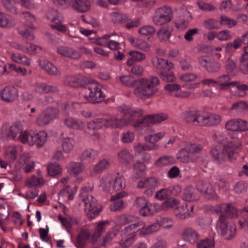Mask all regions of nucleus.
I'll return each mask as SVG.
<instances>
[{"instance_id": "1", "label": "nucleus", "mask_w": 248, "mask_h": 248, "mask_svg": "<svg viewBox=\"0 0 248 248\" xmlns=\"http://www.w3.org/2000/svg\"><path fill=\"white\" fill-rule=\"evenodd\" d=\"M217 141L223 143V147L221 149L218 146L213 147L210 151V153L217 163L220 164L229 159L232 160L235 157L236 152L235 150L241 146V143L238 140H230L226 142V138L223 135L217 136Z\"/></svg>"}, {"instance_id": "2", "label": "nucleus", "mask_w": 248, "mask_h": 248, "mask_svg": "<svg viewBox=\"0 0 248 248\" xmlns=\"http://www.w3.org/2000/svg\"><path fill=\"white\" fill-rule=\"evenodd\" d=\"M119 111L124 114L123 118H119L115 115H111L107 118H103L104 125L107 127H118L124 124L134 121L142 115V110L139 108L130 107L127 106L120 107Z\"/></svg>"}, {"instance_id": "3", "label": "nucleus", "mask_w": 248, "mask_h": 248, "mask_svg": "<svg viewBox=\"0 0 248 248\" xmlns=\"http://www.w3.org/2000/svg\"><path fill=\"white\" fill-rule=\"evenodd\" d=\"M92 190V187H83L79 195V199L81 202H79L78 204L79 206L81 204L84 205V210L88 218L90 220L94 219L98 216L102 208L101 205L97 203V200L92 195L88 194Z\"/></svg>"}, {"instance_id": "4", "label": "nucleus", "mask_w": 248, "mask_h": 248, "mask_svg": "<svg viewBox=\"0 0 248 248\" xmlns=\"http://www.w3.org/2000/svg\"><path fill=\"white\" fill-rule=\"evenodd\" d=\"M159 83V80L156 77H152L150 79L141 78L138 80L134 94L142 99L149 98L158 91L156 86Z\"/></svg>"}, {"instance_id": "5", "label": "nucleus", "mask_w": 248, "mask_h": 248, "mask_svg": "<svg viewBox=\"0 0 248 248\" xmlns=\"http://www.w3.org/2000/svg\"><path fill=\"white\" fill-rule=\"evenodd\" d=\"M152 62L153 66L157 68V74L161 78L166 82H174L176 78L172 72H170V69L173 68V64L169 62L167 59L157 58L152 59Z\"/></svg>"}, {"instance_id": "6", "label": "nucleus", "mask_w": 248, "mask_h": 248, "mask_svg": "<svg viewBox=\"0 0 248 248\" xmlns=\"http://www.w3.org/2000/svg\"><path fill=\"white\" fill-rule=\"evenodd\" d=\"M83 88L82 96L86 101L95 104L102 102L105 100V95L98 87L97 85L93 83L91 79L90 82L87 83Z\"/></svg>"}, {"instance_id": "7", "label": "nucleus", "mask_w": 248, "mask_h": 248, "mask_svg": "<svg viewBox=\"0 0 248 248\" xmlns=\"http://www.w3.org/2000/svg\"><path fill=\"white\" fill-rule=\"evenodd\" d=\"M173 18L171 8L164 6L156 9L153 17V21L158 26H163L170 22Z\"/></svg>"}, {"instance_id": "8", "label": "nucleus", "mask_w": 248, "mask_h": 248, "mask_svg": "<svg viewBox=\"0 0 248 248\" xmlns=\"http://www.w3.org/2000/svg\"><path fill=\"white\" fill-rule=\"evenodd\" d=\"M168 115L165 113L147 115L140 119L137 118L136 124L133 125L135 127L147 126L151 124L160 123L168 120Z\"/></svg>"}, {"instance_id": "9", "label": "nucleus", "mask_w": 248, "mask_h": 248, "mask_svg": "<svg viewBox=\"0 0 248 248\" xmlns=\"http://www.w3.org/2000/svg\"><path fill=\"white\" fill-rule=\"evenodd\" d=\"M59 114L58 108L53 107L47 108L42 111L36 118V124L41 127L46 125L51 121L56 118Z\"/></svg>"}, {"instance_id": "10", "label": "nucleus", "mask_w": 248, "mask_h": 248, "mask_svg": "<svg viewBox=\"0 0 248 248\" xmlns=\"http://www.w3.org/2000/svg\"><path fill=\"white\" fill-rule=\"evenodd\" d=\"M229 220H225L221 217L217 223V228L219 230L226 239H230L236 234V227L235 225H229Z\"/></svg>"}, {"instance_id": "11", "label": "nucleus", "mask_w": 248, "mask_h": 248, "mask_svg": "<svg viewBox=\"0 0 248 248\" xmlns=\"http://www.w3.org/2000/svg\"><path fill=\"white\" fill-rule=\"evenodd\" d=\"M229 220H225L221 217L217 223V228L219 230L226 239H230L236 234V227L235 225H229Z\"/></svg>"}, {"instance_id": "12", "label": "nucleus", "mask_w": 248, "mask_h": 248, "mask_svg": "<svg viewBox=\"0 0 248 248\" xmlns=\"http://www.w3.org/2000/svg\"><path fill=\"white\" fill-rule=\"evenodd\" d=\"M198 61L200 65L205 68L209 73H217L220 71L221 67L219 62L206 56L198 58Z\"/></svg>"}, {"instance_id": "13", "label": "nucleus", "mask_w": 248, "mask_h": 248, "mask_svg": "<svg viewBox=\"0 0 248 248\" xmlns=\"http://www.w3.org/2000/svg\"><path fill=\"white\" fill-rule=\"evenodd\" d=\"M90 81L91 79L82 76L69 75L63 78L64 84L73 88L84 87Z\"/></svg>"}, {"instance_id": "14", "label": "nucleus", "mask_w": 248, "mask_h": 248, "mask_svg": "<svg viewBox=\"0 0 248 248\" xmlns=\"http://www.w3.org/2000/svg\"><path fill=\"white\" fill-rule=\"evenodd\" d=\"M214 211L216 214H219L218 219L223 217L226 220H228L229 218L234 217L237 214V210L231 203H222L217 205L215 206Z\"/></svg>"}, {"instance_id": "15", "label": "nucleus", "mask_w": 248, "mask_h": 248, "mask_svg": "<svg viewBox=\"0 0 248 248\" xmlns=\"http://www.w3.org/2000/svg\"><path fill=\"white\" fill-rule=\"evenodd\" d=\"M197 189L204 194L206 198L211 200H217V195L211 184L203 180H199L196 185Z\"/></svg>"}, {"instance_id": "16", "label": "nucleus", "mask_w": 248, "mask_h": 248, "mask_svg": "<svg viewBox=\"0 0 248 248\" xmlns=\"http://www.w3.org/2000/svg\"><path fill=\"white\" fill-rule=\"evenodd\" d=\"M202 115L200 111L195 109H188L183 113L185 122L194 126H200Z\"/></svg>"}, {"instance_id": "17", "label": "nucleus", "mask_w": 248, "mask_h": 248, "mask_svg": "<svg viewBox=\"0 0 248 248\" xmlns=\"http://www.w3.org/2000/svg\"><path fill=\"white\" fill-rule=\"evenodd\" d=\"M140 225L143 226L139 231V234L141 236L150 234L153 232H156L159 230L160 228V225L158 223H155L150 226H145L144 222L140 221L137 223L131 224L128 227L126 228L125 230L127 231L129 229H132Z\"/></svg>"}, {"instance_id": "18", "label": "nucleus", "mask_w": 248, "mask_h": 248, "mask_svg": "<svg viewBox=\"0 0 248 248\" xmlns=\"http://www.w3.org/2000/svg\"><path fill=\"white\" fill-rule=\"evenodd\" d=\"M1 99L6 102H13L18 98L17 90L13 86H6L0 94Z\"/></svg>"}, {"instance_id": "19", "label": "nucleus", "mask_w": 248, "mask_h": 248, "mask_svg": "<svg viewBox=\"0 0 248 248\" xmlns=\"http://www.w3.org/2000/svg\"><path fill=\"white\" fill-rule=\"evenodd\" d=\"M69 5L76 12L83 13L90 9L91 2L89 0H70Z\"/></svg>"}, {"instance_id": "20", "label": "nucleus", "mask_w": 248, "mask_h": 248, "mask_svg": "<svg viewBox=\"0 0 248 248\" xmlns=\"http://www.w3.org/2000/svg\"><path fill=\"white\" fill-rule=\"evenodd\" d=\"M47 134L45 131H40L36 134H32L29 139V145L36 144L38 148L42 147L46 141Z\"/></svg>"}, {"instance_id": "21", "label": "nucleus", "mask_w": 248, "mask_h": 248, "mask_svg": "<svg viewBox=\"0 0 248 248\" xmlns=\"http://www.w3.org/2000/svg\"><path fill=\"white\" fill-rule=\"evenodd\" d=\"M57 51L60 55L72 59H78L81 57V54L79 51L66 46H59Z\"/></svg>"}, {"instance_id": "22", "label": "nucleus", "mask_w": 248, "mask_h": 248, "mask_svg": "<svg viewBox=\"0 0 248 248\" xmlns=\"http://www.w3.org/2000/svg\"><path fill=\"white\" fill-rule=\"evenodd\" d=\"M182 237L185 241L191 244H195L198 242L199 239V234L196 230L188 227L184 229Z\"/></svg>"}, {"instance_id": "23", "label": "nucleus", "mask_w": 248, "mask_h": 248, "mask_svg": "<svg viewBox=\"0 0 248 248\" xmlns=\"http://www.w3.org/2000/svg\"><path fill=\"white\" fill-rule=\"evenodd\" d=\"M221 121V117L216 114H210L202 116L200 126H213L218 124Z\"/></svg>"}, {"instance_id": "24", "label": "nucleus", "mask_w": 248, "mask_h": 248, "mask_svg": "<svg viewBox=\"0 0 248 248\" xmlns=\"http://www.w3.org/2000/svg\"><path fill=\"white\" fill-rule=\"evenodd\" d=\"M39 65L48 74L52 76L60 75V72L51 62L44 60L39 62Z\"/></svg>"}, {"instance_id": "25", "label": "nucleus", "mask_w": 248, "mask_h": 248, "mask_svg": "<svg viewBox=\"0 0 248 248\" xmlns=\"http://www.w3.org/2000/svg\"><path fill=\"white\" fill-rule=\"evenodd\" d=\"M182 198L184 200L191 202L198 201L200 196L194 187L189 186L184 190Z\"/></svg>"}, {"instance_id": "26", "label": "nucleus", "mask_w": 248, "mask_h": 248, "mask_svg": "<svg viewBox=\"0 0 248 248\" xmlns=\"http://www.w3.org/2000/svg\"><path fill=\"white\" fill-rule=\"evenodd\" d=\"M91 233L88 230L81 231L77 236L76 247L83 248L86 246L87 241L90 238Z\"/></svg>"}, {"instance_id": "27", "label": "nucleus", "mask_w": 248, "mask_h": 248, "mask_svg": "<svg viewBox=\"0 0 248 248\" xmlns=\"http://www.w3.org/2000/svg\"><path fill=\"white\" fill-rule=\"evenodd\" d=\"M23 131V125L21 122L16 121L10 127L8 135L14 140H17L18 136Z\"/></svg>"}, {"instance_id": "28", "label": "nucleus", "mask_w": 248, "mask_h": 248, "mask_svg": "<svg viewBox=\"0 0 248 248\" xmlns=\"http://www.w3.org/2000/svg\"><path fill=\"white\" fill-rule=\"evenodd\" d=\"M231 78L228 74L223 75L218 78V85L220 87V90L228 89L230 87L236 85V81L230 82Z\"/></svg>"}, {"instance_id": "29", "label": "nucleus", "mask_w": 248, "mask_h": 248, "mask_svg": "<svg viewBox=\"0 0 248 248\" xmlns=\"http://www.w3.org/2000/svg\"><path fill=\"white\" fill-rule=\"evenodd\" d=\"M128 54L131 56L127 61V64L129 66L132 65L134 62H141L146 58L145 54L139 51H131Z\"/></svg>"}, {"instance_id": "30", "label": "nucleus", "mask_w": 248, "mask_h": 248, "mask_svg": "<svg viewBox=\"0 0 248 248\" xmlns=\"http://www.w3.org/2000/svg\"><path fill=\"white\" fill-rule=\"evenodd\" d=\"M84 168V165L80 162H71L67 166L68 171L74 175L80 173Z\"/></svg>"}, {"instance_id": "31", "label": "nucleus", "mask_w": 248, "mask_h": 248, "mask_svg": "<svg viewBox=\"0 0 248 248\" xmlns=\"http://www.w3.org/2000/svg\"><path fill=\"white\" fill-rule=\"evenodd\" d=\"M175 161V158L171 156L165 155L160 157L155 162V165L158 167H162L167 165L173 164Z\"/></svg>"}, {"instance_id": "32", "label": "nucleus", "mask_w": 248, "mask_h": 248, "mask_svg": "<svg viewBox=\"0 0 248 248\" xmlns=\"http://www.w3.org/2000/svg\"><path fill=\"white\" fill-rule=\"evenodd\" d=\"M119 79L124 85L128 87L136 86L138 83V80L136 79L131 75L121 76Z\"/></svg>"}, {"instance_id": "33", "label": "nucleus", "mask_w": 248, "mask_h": 248, "mask_svg": "<svg viewBox=\"0 0 248 248\" xmlns=\"http://www.w3.org/2000/svg\"><path fill=\"white\" fill-rule=\"evenodd\" d=\"M158 145H153L147 144H142L140 143H138L135 146L134 149L135 151L138 154H140L143 152L146 151H155L159 148Z\"/></svg>"}, {"instance_id": "34", "label": "nucleus", "mask_w": 248, "mask_h": 248, "mask_svg": "<svg viewBox=\"0 0 248 248\" xmlns=\"http://www.w3.org/2000/svg\"><path fill=\"white\" fill-rule=\"evenodd\" d=\"M110 165L109 162L107 159L99 161L93 167L92 172L95 174H100L107 169Z\"/></svg>"}, {"instance_id": "35", "label": "nucleus", "mask_w": 248, "mask_h": 248, "mask_svg": "<svg viewBox=\"0 0 248 248\" xmlns=\"http://www.w3.org/2000/svg\"><path fill=\"white\" fill-rule=\"evenodd\" d=\"M111 20L115 24L126 23L130 20L126 15L119 13H113L111 15Z\"/></svg>"}, {"instance_id": "36", "label": "nucleus", "mask_w": 248, "mask_h": 248, "mask_svg": "<svg viewBox=\"0 0 248 248\" xmlns=\"http://www.w3.org/2000/svg\"><path fill=\"white\" fill-rule=\"evenodd\" d=\"M119 159L120 162L125 164L130 163L133 159V156L130 152L125 149H124L118 154Z\"/></svg>"}, {"instance_id": "37", "label": "nucleus", "mask_w": 248, "mask_h": 248, "mask_svg": "<svg viewBox=\"0 0 248 248\" xmlns=\"http://www.w3.org/2000/svg\"><path fill=\"white\" fill-rule=\"evenodd\" d=\"M44 183L42 178H39L35 175L32 176L26 182V186L30 188L41 186Z\"/></svg>"}, {"instance_id": "38", "label": "nucleus", "mask_w": 248, "mask_h": 248, "mask_svg": "<svg viewBox=\"0 0 248 248\" xmlns=\"http://www.w3.org/2000/svg\"><path fill=\"white\" fill-rule=\"evenodd\" d=\"M165 135V133L158 132L155 134L147 135L144 137L146 141L149 142L152 145H158L156 143L159 140L161 139Z\"/></svg>"}, {"instance_id": "39", "label": "nucleus", "mask_w": 248, "mask_h": 248, "mask_svg": "<svg viewBox=\"0 0 248 248\" xmlns=\"http://www.w3.org/2000/svg\"><path fill=\"white\" fill-rule=\"evenodd\" d=\"M109 224L108 221H101L98 222L95 231L92 235V238L94 240L98 238L105 230V227Z\"/></svg>"}, {"instance_id": "40", "label": "nucleus", "mask_w": 248, "mask_h": 248, "mask_svg": "<svg viewBox=\"0 0 248 248\" xmlns=\"http://www.w3.org/2000/svg\"><path fill=\"white\" fill-rule=\"evenodd\" d=\"M187 210L186 207L183 206L178 207L174 209V214L178 219H185L190 216Z\"/></svg>"}, {"instance_id": "41", "label": "nucleus", "mask_w": 248, "mask_h": 248, "mask_svg": "<svg viewBox=\"0 0 248 248\" xmlns=\"http://www.w3.org/2000/svg\"><path fill=\"white\" fill-rule=\"evenodd\" d=\"M204 27L209 31L217 30L220 28V23L218 20L214 18H209L203 22Z\"/></svg>"}, {"instance_id": "42", "label": "nucleus", "mask_w": 248, "mask_h": 248, "mask_svg": "<svg viewBox=\"0 0 248 248\" xmlns=\"http://www.w3.org/2000/svg\"><path fill=\"white\" fill-rule=\"evenodd\" d=\"M157 37L161 42L167 41L171 35V31L168 27L161 28L157 32Z\"/></svg>"}, {"instance_id": "43", "label": "nucleus", "mask_w": 248, "mask_h": 248, "mask_svg": "<svg viewBox=\"0 0 248 248\" xmlns=\"http://www.w3.org/2000/svg\"><path fill=\"white\" fill-rule=\"evenodd\" d=\"M98 155V152L92 149L85 151L81 155L82 160L91 161L93 160Z\"/></svg>"}, {"instance_id": "44", "label": "nucleus", "mask_w": 248, "mask_h": 248, "mask_svg": "<svg viewBox=\"0 0 248 248\" xmlns=\"http://www.w3.org/2000/svg\"><path fill=\"white\" fill-rule=\"evenodd\" d=\"M154 207L149 201L145 206L139 210L140 215L143 217L152 216L154 214Z\"/></svg>"}, {"instance_id": "45", "label": "nucleus", "mask_w": 248, "mask_h": 248, "mask_svg": "<svg viewBox=\"0 0 248 248\" xmlns=\"http://www.w3.org/2000/svg\"><path fill=\"white\" fill-rule=\"evenodd\" d=\"M12 59L14 62L26 65H29L30 64V62L28 58L19 53L13 54Z\"/></svg>"}, {"instance_id": "46", "label": "nucleus", "mask_w": 248, "mask_h": 248, "mask_svg": "<svg viewBox=\"0 0 248 248\" xmlns=\"http://www.w3.org/2000/svg\"><path fill=\"white\" fill-rule=\"evenodd\" d=\"M74 140L73 139L66 137L62 140V148L65 153H69L74 147Z\"/></svg>"}, {"instance_id": "47", "label": "nucleus", "mask_w": 248, "mask_h": 248, "mask_svg": "<svg viewBox=\"0 0 248 248\" xmlns=\"http://www.w3.org/2000/svg\"><path fill=\"white\" fill-rule=\"evenodd\" d=\"M62 169L59 164L51 163L47 166V171L49 175L54 177L61 172Z\"/></svg>"}, {"instance_id": "48", "label": "nucleus", "mask_w": 248, "mask_h": 248, "mask_svg": "<svg viewBox=\"0 0 248 248\" xmlns=\"http://www.w3.org/2000/svg\"><path fill=\"white\" fill-rule=\"evenodd\" d=\"M239 61L240 71L244 74H248V56L241 55Z\"/></svg>"}, {"instance_id": "49", "label": "nucleus", "mask_w": 248, "mask_h": 248, "mask_svg": "<svg viewBox=\"0 0 248 248\" xmlns=\"http://www.w3.org/2000/svg\"><path fill=\"white\" fill-rule=\"evenodd\" d=\"M231 109L235 110L238 112L248 111V104L243 101L235 102L232 105Z\"/></svg>"}, {"instance_id": "50", "label": "nucleus", "mask_w": 248, "mask_h": 248, "mask_svg": "<svg viewBox=\"0 0 248 248\" xmlns=\"http://www.w3.org/2000/svg\"><path fill=\"white\" fill-rule=\"evenodd\" d=\"M220 18V26L226 25L229 28H232L237 24V21L235 20L230 18L226 16H221Z\"/></svg>"}, {"instance_id": "51", "label": "nucleus", "mask_w": 248, "mask_h": 248, "mask_svg": "<svg viewBox=\"0 0 248 248\" xmlns=\"http://www.w3.org/2000/svg\"><path fill=\"white\" fill-rule=\"evenodd\" d=\"M104 125L103 118H97L90 122L87 125L90 129L97 130L101 128Z\"/></svg>"}, {"instance_id": "52", "label": "nucleus", "mask_w": 248, "mask_h": 248, "mask_svg": "<svg viewBox=\"0 0 248 248\" xmlns=\"http://www.w3.org/2000/svg\"><path fill=\"white\" fill-rule=\"evenodd\" d=\"M215 185L218 188V191L223 193L227 192L230 188L229 183L223 179H219L216 183Z\"/></svg>"}, {"instance_id": "53", "label": "nucleus", "mask_w": 248, "mask_h": 248, "mask_svg": "<svg viewBox=\"0 0 248 248\" xmlns=\"http://www.w3.org/2000/svg\"><path fill=\"white\" fill-rule=\"evenodd\" d=\"M197 248H215V242L213 239L205 238L200 241L197 245Z\"/></svg>"}, {"instance_id": "54", "label": "nucleus", "mask_w": 248, "mask_h": 248, "mask_svg": "<svg viewBox=\"0 0 248 248\" xmlns=\"http://www.w3.org/2000/svg\"><path fill=\"white\" fill-rule=\"evenodd\" d=\"M146 188H148V192H150L151 194L153 192V189L159 185L158 179L155 177H150L146 179Z\"/></svg>"}, {"instance_id": "55", "label": "nucleus", "mask_w": 248, "mask_h": 248, "mask_svg": "<svg viewBox=\"0 0 248 248\" xmlns=\"http://www.w3.org/2000/svg\"><path fill=\"white\" fill-rule=\"evenodd\" d=\"M126 186L125 181L123 177H116L114 181L113 189L118 191L124 188Z\"/></svg>"}, {"instance_id": "56", "label": "nucleus", "mask_w": 248, "mask_h": 248, "mask_svg": "<svg viewBox=\"0 0 248 248\" xmlns=\"http://www.w3.org/2000/svg\"><path fill=\"white\" fill-rule=\"evenodd\" d=\"M239 119H232L228 121L225 124L226 128L231 131H239Z\"/></svg>"}, {"instance_id": "57", "label": "nucleus", "mask_w": 248, "mask_h": 248, "mask_svg": "<svg viewBox=\"0 0 248 248\" xmlns=\"http://www.w3.org/2000/svg\"><path fill=\"white\" fill-rule=\"evenodd\" d=\"M148 202L144 196L138 197L134 200L133 205L135 208L140 209L147 204Z\"/></svg>"}, {"instance_id": "58", "label": "nucleus", "mask_w": 248, "mask_h": 248, "mask_svg": "<svg viewBox=\"0 0 248 248\" xmlns=\"http://www.w3.org/2000/svg\"><path fill=\"white\" fill-rule=\"evenodd\" d=\"M65 125L70 128L78 129L80 128V124L79 122L72 117H68L64 120Z\"/></svg>"}, {"instance_id": "59", "label": "nucleus", "mask_w": 248, "mask_h": 248, "mask_svg": "<svg viewBox=\"0 0 248 248\" xmlns=\"http://www.w3.org/2000/svg\"><path fill=\"white\" fill-rule=\"evenodd\" d=\"M1 2L3 7L9 12L14 14L18 13L17 9L11 0H1Z\"/></svg>"}, {"instance_id": "60", "label": "nucleus", "mask_w": 248, "mask_h": 248, "mask_svg": "<svg viewBox=\"0 0 248 248\" xmlns=\"http://www.w3.org/2000/svg\"><path fill=\"white\" fill-rule=\"evenodd\" d=\"M4 156L7 161L9 163L14 162L17 158V151L15 148H13L10 150H7Z\"/></svg>"}, {"instance_id": "61", "label": "nucleus", "mask_w": 248, "mask_h": 248, "mask_svg": "<svg viewBox=\"0 0 248 248\" xmlns=\"http://www.w3.org/2000/svg\"><path fill=\"white\" fill-rule=\"evenodd\" d=\"M179 201L177 199L170 198L165 201L161 205L163 210H166L168 208H172L175 205L179 204Z\"/></svg>"}, {"instance_id": "62", "label": "nucleus", "mask_w": 248, "mask_h": 248, "mask_svg": "<svg viewBox=\"0 0 248 248\" xmlns=\"http://www.w3.org/2000/svg\"><path fill=\"white\" fill-rule=\"evenodd\" d=\"M202 149V147L201 145L196 144H191L185 149H182L181 153H183L186 151L189 153H197L200 152Z\"/></svg>"}, {"instance_id": "63", "label": "nucleus", "mask_w": 248, "mask_h": 248, "mask_svg": "<svg viewBox=\"0 0 248 248\" xmlns=\"http://www.w3.org/2000/svg\"><path fill=\"white\" fill-rule=\"evenodd\" d=\"M46 16L48 19L52 22H55L59 19V14L57 10L53 8H49L46 13Z\"/></svg>"}, {"instance_id": "64", "label": "nucleus", "mask_w": 248, "mask_h": 248, "mask_svg": "<svg viewBox=\"0 0 248 248\" xmlns=\"http://www.w3.org/2000/svg\"><path fill=\"white\" fill-rule=\"evenodd\" d=\"M139 32L140 34L144 36L151 35L155 34V29L151 26H145L140 28Z\"/></svg>"}]
</instances>
